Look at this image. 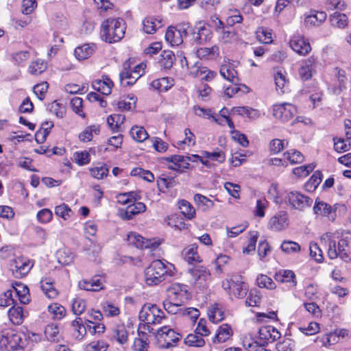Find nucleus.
<instances>
[{"label":"nucleus","instance_id":"obj_1","mask_svg":"<svg viewBox=\"0 0 351 351\" xmlns=\"http://www.w3.org/2000/svg\"><path fill=\"white\" fill-rule=\"evenodd\" d=\"M175 267L172 264L167 265L160 260H155L145 270V280L149 285H156L166 280L167 276L174 275Z\"/></svg>","mask_w":351,"mask_h":351},{"label":"nucleus","instance_id":"obj_2","mask_svg":"<svg viewBox=\"0 0 351 351\" xmlns=\"http://www.w3.org/2000/svg\"><path fill=\"white\" fill-rule=\"evenodd\" d=\"M125 24L123 19L109 18L104 20L100 28L102 40L113 43L120 41L125 35Z\"/></svg>","mask_w":351,"mask_h":351},{"label":"nucleus","instance_id":"obj_3","mask_svg":"<svg viewBox=\"0 0 351 351\" xmlns=\"http://www.w3.org/2000/svg\"><path fill=\"white\" fill-rule=\"evenodd\" d=\"M222 287L230 297L238 298H244L248 290L247 284L239 275L232 276L231 278L223 280Z\"/></svg>","mask_w":351,"mask_h":351},{"label":"nucleus","instance_id":"obj_4","mask_svg":"<svg viewBox=\"0 0 351 351\" xmlns=\"http://www.w3.org/2000/svg\"><path fill=\"white\" fill-rule=\"evenodd\" d=\"M155 337L160 348H169L176 346V343L182 338V336L169 326H165L157 330L155 333Z\"/></svg>","mask_w":351,"mask_h":351},{"label":"nucleus","instance_id":"obj_5","mask_svg":"<svg viewBox=\"0 0 351 351\" xmlns=\"http://www.w3.org/2000/svg\"><path fill=\"white\" fill-rule=\"evenodd\" d=\"M0 351H24L20 334L8 332L0 337Z\"/></svg>","mask_w":351,"mask_h":351},{"label":"nucleus","instance_id":"obj_6","mask_svg":"<svg viewBox=\"0 0 351 351\" xmlns=\"http://www.w3.org/2000/svg\"><path fill=\"white\" fill-rule=\"evenodd\" d=\"M285 202L295 210L300 211L309 208L313 204V199L298 191L289 192L285 197Z\"/></svg>","mask_w":351,"mask_h":351},{"label":"nucleus","instance_id":"obj_7","mask_svg":"<svg viewBox=\"0 0 351 351\" xmlns=\"http://www.w3.org/2000/svg\"><path fill=\"white\" fill-rule=\"evenodd\" d=\"M296 113L295 106L289 103L276 104L273 106V115L282 122L290 121Z\"/></svg>","mask_w":351,"mask_h":351},{"label":"nucleus","instance_id":"obj_8","mask_svg":"<svg viewBox=\"0 0 351 351\" xmlns=\"http://www.w3.org/2000/svg\"><path fill=\"white\" fill-rule=\"evenodd\" d=\"M168 298L175 302L184 304L189 298L187 286L179 283H173L167 289Z\"/></svg>","mask_w":351,"mask_h":351},{"label":"nucleus","instance_id":"obj_9","mask_svg":"<svg viewBox=\"0 0 351 351\" xmlns=\"http://www.w3.org/2000/svg\"><path fill=\"white\" fill-rule=\"evenodd\" d=\"M289 225V218L287 212L280 210L277 212L269 221L267 227L273 231H282L287 229Z\"/></svg>","mask_w":351,"mask_h":351},{"label":"nucleus","instance_id":"obj_10","mask_svg":"<svg viewBox=\"0 0 351 351\" xmlns=\"http://www.w3.org/2000/svg\"><path fill=\"white\" fill-rule=\"evenodd\" d=\"M117 203L120 205L125 206L128 204L127 207L118 208V216L123 220H130L132 218L131 199L132 192L118 194L116 197Z\"/></svg>","mask_w":351,"mask_h":351},{"label":"nucleus","instance_id":"obj_11","mask_svg":"<svg viewBox=\"0 0 351 351\" xmlns=\"http://www.w3.org/2000/svg\"><path fill=\"white\" fill-rule=\"evenodd\" d=\"M289 45L293 50L301 56L308 54L311 50L309 43L301 35H294L291 38Z\"/></svg>","mask_w":351,"mask_h":351},{"label":"nucleus","instance_id":"obj_12","mask_svg":"<svg viewBox=\"0 0 351 351\" xmlns=\"http://www.w3.org/2000/svg\"><path fill=\"white\" fill-rule=\"evenodd\" d=\"M259 338L263 342L262 346L272 343L280 337V332L274 326H264L259 329Z\"/></svg>","mask_w":351,"mask_h":351},{"label":"nucleus","instance_id":"obj_13","mask_svg":"<svg viewBox=\"0 0 351 351\" xmlns=\"http://www.w3.org/2000/svg\"><path fill=\"white\" fill-rule=\"evenodd\" d=\"M315 214L326 217L330 221H334L336 217V211L332 206L327 203L320 201L318 199L315 200L313 207Z\"/></svg>","mask_w":351,"mask_h":351},{"label":"nucleus","instance_id":"obj_14","mask_svg":"<svg viewBox=\"0 0 351 351\" xmlns=\"http://www.w3.org/2000/svg\"><path fill=\"white\" fill-rule=\"evenodd\" d=\"M195 283L202 285L210 278V273L206 267L202 265L195 266L189 269Z\"/></svg>","mask_w":351,"mask_h":351},{"label":"nucleus","instance_id":"obj_15","mask_svg":"<svg viewBox=\"0 0 351 351\" xmlns=\"http://www.w3.org/2000/svg\"><path fill=\"white\" fill-rule=\"evenodd\" d=\"M32 265L29 261L16 259L10 265V269L15 278H21L25 276L31 269Z\"/></svg>","mask_w":351,"mask_h":351},{"label":"nucleus","instance_id":"obj_16","mask_svg":"<svg viewBox=\"0 0 351 351\" xmlns=\"http://www.w3.org/2000/svg\"><path fill=\"white\" fill-rule=\"evenodd\" d=\"M327 17L326 12L322 11L311 10L305 16L304 23L306 26H319Z\"/></svg>","mask_w":351,"mask_h":351},{"label":"nucleus","instance_id":"obj_17","mask_svg":"<svg viewBox=\"0 0 351 351\" xmlns=\"http://www.w3.org/2000/svg\"><path fill=\"white\" fill-rule=\"evenodd\" d=\"M193 41L199 45L204 44L211 38V32L208 28L202 25H197L192 34Z\"/></svg>","mask_w":351,"mask_h":351},{"label":"nucleus","instance_id":"obj_18","mask_svg":"<svg viewBox=\"0 0 351 351\" xmlns=\"http://www.w3.org/2000/svg\"><path fill=\"white\" fill-rule=\"evenodd\" d=\"M315 62L314 57H310L302 63L298 73L303 81H306L312 77V71L315 67Z\"/></svg>","mask_w":351,"mask_h":351},{"label":"nucleus","instance_id":"obj_19","mask_svg":"<svg viewBox=\"0 0 351 351\" xmlns=\"http://www.w3.org/2000/svg\"><path fill=\"white\" fill-rule=\"evenodd\" d=\"M12 293L14 292L18 296L21 304H29L30 299L28 287L21 282H14L12 284Z\"/></svg>","mask_w":351,"mask_h":351},{"label":"nucleus","instance_id":"obj_20","mask_svg":"<svg viewBox=\"0 0 351 351\" xmlns=\"http://www.w3.org/2000/svg\"><path fill=\"white\" fill-rule=\"evenodd\" d=\"M132 78V62L130 58L125 60L123 65L122 69L119 73V82L122 86L126 87L130 86V79Z\"/></svg>","mask_w":351,"mask_h":351},{"label":"nucleus","instance_id":"obj_21","mask_svg":"<svg viewBox=\"0 0 351 351\" xmlns=\"http://www.w3.org/2000/svg\"><path fill=\"white\" fill-rule=\"evenodd\" d=\"M143 30L147 34H154L157 29L163 26L162 21L159 18L148 16L143 22Z\"/></svg>","mask_w":351,"mask_h":351},{"label":"nucleus","instance_id":"obj_22","mask_svg":"<svg viewBox=\"0 0 351 351\" xmlns=\"http://www.w3.org/2000/svg\"><path fill=\"white\" fill-rule=\"evenodd\" d=\"M173 159L175 161L174 165H169V169L178 172H183L189 169L191 157L181 155H173Z\"/></svg>","mask_w":351,"mask_h":351},{"label":"nucleus","instance_id":"obj_23","mask_svg":"<svg viewBox=\"0 0 351 351\" xmlns=\"http://www.w3.org/2000/svg\"><path fill=\"white\" fill-rule=\"evenodd\" d=\"M165 39L172 46H178L183 42L182 33L173 27H169L166 32Z\"/></svg>","mask_w":351,"mask_h":351},{"label":"nucleus","instance_id":"obj_24","mask_svg":"<svg viewBox=\"0 0 351 351\" xmlns=\"http://www.w3.org/2000/svg\"><path fill=\"white\" fill-rule=\"evenodd\" d=\"M184 260L189 264L200 263L202 261L197 254V246L195 244L184 248L182 252Z\"/></svg>","mask_w":351,"mask_h":351},{"label":"nucleus","instance_id":"obj_25","mask_svg":"<svg viewBox=\"0 0 351 351\" xmlns=\"http://www.w3.org/2000/svg\"><path fill=\"white\" fill-rule=\"evenodd\" d=\"M112 85V80L107 77L102 80H95L93 83V88L105 95H108L111 93Z\"/></svg>","mask_w":351,"mask_h":351},{"label":"nucleus","instance_id":"obj_26","mask_svg":"<svg viewBox=\"0 0 351 351\" xmlns=\"http://www.w3.org/2000/svg\"><path fill=\"white\" fill-rule=\"evenodd\" d=\"M220 75L233 84H237L239 82L237 71L230 64H223L220 69Z\"/></svg>","mask_w":351,"mask_h":351},{"label":"nucleus","instance_id":"obj_27","mask_svg":"<svg viewBox=\"0 0 351 351\" xmlns=\"http://www.w3.org/2000/svg\"><path fill=\"white\" fill-rule=\"evenodd\" d=\"M232 330L231 327L228 324H223L219 328L217 333L213 339V341L214 343L225 342L232 336Z\"/></svg>","mask_w":351,"mask_h":351},{"label":"nucleus","instance_id":"obj_28","mask_svg":"<svg viewBox=\"0 0 351 351\" xmlns=\"http://www.w3.org/2000/svg\"><path fill=\"white\" fill-rule=\"evenodd\" d=\"M94 44H85L75 49L74 54L78 60H85L89 58L95 50Z\"/></svg>","mask_w":351,"mask_h":351},{"label":"nucleus","instance_id":"obj_29","mask_svg":"<svg viewBox=\"0 0 351 351\" xmlns=\"http://www.w3.org/2000/svg\"><path fill=\"white\" fill-rule=\"evenodd\" d=\"M40 287L45 295L48 298L54 299L58 295V291L54 288L51 279L42 280L40 281Z\"/></svg>","mask_w":351,"mask_h":351},{"label":"nucleus","instance_id":"obj_30","mask_svg":"<svg viewBox=\"0 0 351 351\" xmlns=\"http://www.w3.org/2000/svg\"><path fill=\"white\" fill-rule=\"evenodd\" d=\"M178 207L181 213L187 219H192L195 216V210L193 206L186 200L181 199L178 202Z\"/></svg>","mask_w":351,"mask_h":351},{"label":"nucleus","instance_id":"obj_31","mask_svg":"<svg viewBox=\"0 0 351 351\" xmlns=\"http://www.w3.org/2000/svg\"><path fill=\"white\" fill-rule=\"evenodd\" d=\"M176 56L173 51L165 50L160 55L159 63L161 67L165 69H169L172 67Z\"/></svg>","mask_w":351,"mask_h":351},{"label":"nucleus","instance_id":"obj_32","mask_svg":"<svg viewBox=\"0 0 351 351\" xmlns=\"http://www.w3.org/2000/svg\"><path fill=\"white\" fill-rule=\"evenodd\" d=\"M275 279L280 282H291L293 287L297 285L295 275L291 270L280 271L276 274Z\"/></svg>","mask_w":351,"mask_h":351},{"label":"nucleus","instance_id":"obj_33","mask_svg":"<svg viewBox=\"0 0 351 351\" xmlns=\"http://www.w3.org/2000/svg\"><path fill=\"white\" fill-rule=\"evenodd\" d=\"M11 322L14 324H21L24 318L23 308L20 306H13L8 311Z\"/></svg>","mask_w":351,"mask_h":351},{"label":"nucleus","instance_id":"obj_34","mask_svg":"<svg viewBox=\"0 0 351 351\" xmlns=\"http://www.w3.org/2000/svg\"><path fill=\"white\" fill-rule=\"evenodd\" d=\"M330 22L335 27L343 28L348 24V17L345 14L336 12L330 16Z\"/></svg>","mask_w":351,"mask_h":351},{"label":"nucleus","instance_id":"obj_35","mask_svg":"<svg viewBox=\"0 0 351 351\" xmlns=\"http://www.w3.org/2000/svg\"><path fill=\"white\" fill-rule=\"evenodd\" d=\"M56 256L59 263L69 265L73 262L74 255L69 249L62 248L57 251Z\"/></svg>","mask_w":351,"mask_h":351},{"label":"nucleus","instance_id":"obj_36","mask_svg":"<svg viewBox=\"0 0 351 351\" xmlns=\"http://www.w3.org/2000/svg\"><path fill=\"white\" fill-rule=\"evenodd\" d=\"M274 81L276 86V89H279L282 93H284V88L288 85L289 81L286 75L281 69H277L274 73Z\"/></svg>","mask_w":351,"mask_h":351},{"label":"nucleus","instance_id":"obj_37","mask_svg":"<svg viewBox=\"0 0 351 351\" xmlns=\"http://www.w3.org/2000/svg\"><path fill=\"white\" fill-rule=\"evenodd\" d=\"M184 343L189 346L202 347L205 344L203 337L195 332L194 334H189L184 339Z\"/></svg>","mask_w":351,"mask_h":351},{"label":"nucleus","instance_id":"obj_38","mask_svg":"<svg viewBox=\"0 0 351 351\" xmlns=\"http://www.w3.org/2000/svg\"><path fill=\"white\" fill-rule=\"evenodd\" d=\"M47 69V63L42 60H36L29 66V73L35 75L43 73Z\"/></svg>","mask_w":351,"mask_h":351},{"label":"nucleus","instance_id":"obj_39","mask_svg":"<svg viewBox=\"0 0 351 351\" xmlns=\"http://www.w3.org/2000/svg\"><path fill=\"white\" fill-rule=\"evenodd\" d=\"M124 117L122 114H111L107 118V123L112 132L118 131Z\"/></svg>","mask_w":351,"mask_h":351},{"label":"nucleus","instance_id":"obj_40","mask_svg":"<svg viewBox=\"0 0 351 351\" xmlns=\"http://www.w3.org/2000/svg\"><path fill=\"white\" fill-rule=\"evenodd\" d=\"M45 335L47 339L50 341H58L59 337V328L53 323L47 325L45 329Z\"/></svg>","mask_w":351,"mask_h":351},{"label":"nucleus","instance_id":"obj_41","mask_svg":"<svg viewBox=\"0 0 351 351\" xmlns=\"http://www.w3.org/2000/svg\"><path fill=\"white\" fill-rule=\"evenodd\" d=\"M280 248L288 254L298 253L301 250L299 243L292 241H284L281 244Z\"/></svg>","mask_w":351,"mask_h":351},{"label":"nucleus","instance_id":"obj_42","mask_svg":"<svg viewBox=\"0 0 351 351\" xmlns=\"http://www.w3.org/2000/svg\"><path fill=\"white\" fill-rule=\"evenodd\" d=\"M284 156L291 164L301 163L304 159L302 154L296 149H291L285 152Z\"/></svg>","mask_w":351,"mask_h":351},{"label":"nucleus","instance_id":"obj_43","mask_svg":"<svg viewBox=\"0 0 351 351\" xmlns=\"http://www.w3.org/2000/svg\"><path fill=\"white\" fill-rule=\"evenodd\" d=\"M256 282L258 286L261 288H266L271 290L276 288L275 282L271 278L266 275L261 274L258 276Z\"/></svg>","mask_w":351,"mask_h":351},{"label":"nucleus","instance_id":"obj_44","mask_svg":"<svg viewBox=\"0 0 351 351\" xmlns=\"http://www.w3.org/2000/svg\"><path fill=\"white\" fill-rule=\"evenodd\" d=\"M133 245L137 248H150L154 245V243L151 240L145 239L139 234L133 233Z\"/></svg>","mask_w":351,"mask_h":351},{"label":"nucleus","instance_id":"obj_45","mask_svg":"<svg viewBox=\"0 0 351 351\" xmlns=\"http://www.w3.org/2000/svg\"><path fill=\"white\" fill-rule=\"evenodd\" d=\"M91 175L97 179H103L109 173V168L106 164L100 165L90 169Z\"/></svg>","mask_w":351,"mask_h":351},{"label":"nucleus","instance_id":"obj_46","mask_svg":"<svg viewBox=\"0 0 351 351\" xmlns=\"http://www.w3.org/2000/svg\"><path fill=\"white\" fill-rule=\"evenodd\" d=\"M183 304H179L178 302H175L172 300L168 299L165 300L163 302V306L165 309L171 314H180L182 308L180 306Z\"/></svg>","mask_w":351,"mask_h":351},{"label":"nucleus","instance_id":"obj_47","mask_svg":"<svg viewBox=\"0 0 351 351\" xmlns=\"http://www.w3.org/2000/svg\"><path fill=\"white\" fill-rule=\"evenodd\" d=\"M209 319L212 322H219L224 319L223 312L219 308L217 304L212 306L208 313Z\"/></svg>","mask_w":351,"mask_h":351},{"label":"nucleus","instance_id":"obj_48","mask_svg":"<svg viewBox=\"0 0 351 351\" xmlns=\"http://www.w3.org/2000/svg\"><path fill=\"white\" fill-rule=\"evenodd\" d=\"M151 86L156 90L167 91L169 88H171L172 84L169 82L168 77H162L152 81Z\"/></svg>","mask_w":351,"mask_h":351},{"label":"nucleus","instance_id":"obj_49","mask_svg":"<svg viewBox=\"0 0 351 351\" xmlns=\"http://www.w3.org/2000/svg\"><path fill=\"white\" fill-rule=\"evenodd\" d=\"M48 311L52 313L57 319H61L66 315L65 308L60 304L53 303L48 306Z\"/></svg>","mask_w":351,"mask_h":351},{"label":"nucleus","instance_id":"obj_50","mask_svg":"<svg viewBox=\"0 0 351 351\" xmlns=\"http://www.w3.org/2000/svg\"><path fill=\"white\" fill-rule=\"evenodd\" d=\"M261 296L260 292L256 289L250 290L245 300L246 305L249 306H256L261 303Z\"/></svg>","mask_w":351,"mask_h":351},{"label":"nucleus","instance_id":"obj_51","mask_svg":"<svg viewBox=\"0 0 351 351\" xmlns=\"http://www.w3.org/2000/svg\"><path fill=\"white\" fill-rule=\"evenodd\" d=\"M133 176L139 177L149 182H152L154 180V176L150 171L139 167L133 168Z\"/></svg>","mask_w":351,"mask_h":351},{"label":"nucleus","instance_id":"obj_52","mask_svg":"<svg viewBox=\"0 0 351 351\" xmlns=\"http://www.w3.org/2000/svg\"><path fill=\"white\" fill-rule=\"evenodd\" d=\"M148 345V337H145V335H141V336H138L134 339L133 349L138 351H144L147 349Z\"/></svg>","mask_w":351,"mask_h":351},{"label":"nucleus","instance_id":"obj_53","mask_svg":"<svg viewBox=\"0 0 351 351\" xmlns=\"http://www.w3.org/2000/svg\"><path fill=\"white\" fill-rule=\"evenodd\" d=\"M75 162L80 166L87 165L90 162V154L88 152H76L73 154Z\"/></svg>","mask_w":351,"mask_h":351},{"label":"nucleus","instance_id":"obj_54","mask_svg":"<svg viewBox=\"0 0 351 351\" xmlns=\"http://www.w3.org/2000/svg\"><path fill=\"white\" fill-rule=\"evenodd\" d=\"M295 342L291 339L287 338L278 342L276 348L278 351H293Z\"/></svg>","mask_w":351,"mask_h":351},{"label":"nucleus","instance_id":"obj_55","mask_svg":"<svg viewBox=\"0 0 351 351\" xmlns=\"http://www.w3.org/2000/svg\"><path fill=\"white\" fill-rule=\"evenodd\" d=\"M309 251L311 256L317 262H322L324 259L322 251L316 243H310Z\"/></svg>","mask_w":351,"mask_h":351},{"label":"nucleus","instance_id":"obj_56","mask_svg":"<svg viewBox=\"0 0 351 351\" xmlns=\"http://www.w3.org/2000/svg\"><path fill=\"white\" fill-rule=\"evenodd\" d=\"M152 317L151 324H158L162 322V320L165 318L164 312L158 307L156 304L152 305Z\"/></svg>","mask_w":351,"mask_h":351},{"label":"nucleus","instance_id":"obj_57","mask_svg":"<svg viewBox=\"0 0 351 351\" xmlns=\"http://www.w3.org/2000/svg\"><path fill=\"white\" fill-rule=\"evenodd\" d=\"M113 337L121 344L128 341V332L123 326H119L114 331Z\"/></svg>","mask_w":351,"mask_h":351},{"label":"nucleus","instance_id":"obj_58","mask_svg":"<svg viewBox=\"0 0 351 351\" xmlns=\"http://www.w3.org/2000/svg\"><path fill=\"white\" fill-rule=\"evenodd\" d=\"M152 317V305H144L139 312V320L151 324Z\"/></svg>","mask_w":351,"mask_h":351},{"label":"nucleus","instance_id":"obj_59","mask_svg":"<svg viewBox=\"0 0 351 351\" xmlns=\"http://www.w3.org/2000/svg\"><path fill=\"white\" fill-rule=\"evenodd\" d=\"M71 209L65 204L57 206L55 208V214L65 220L71 217Z\"/></svg>","mask_w":351,"mask_h":351},{"label":"nucleus","instance_id":"obj_60","mask_svg":"<svg viewBox=\"0 0 351 351\" xmlns=\"http://www.w3.org/2000/svg\"><path fill=\"white\" fill-rule=\"evenodd\" d=\"M108 347V343L104 341H92L86 346V351H106Z\"/></svg>","mask_w":351,"mask_h":351},{"label":"nucleus","instance_id":"obj_61","mask_svg":"<svg viewBox=\"0 0 351 351\" xmlns=\"http://www.w3.org/2000/svg\"><path fill=\"white\" fill-rule=\"evenodd\" d=\"M102 309L104 315L107 317H113L118 315L120 313L118 307L108 302H105L102 304Z\"/></svg>","mask_w":351,"mask_h":351},{"label":"nucleus","instance_id":"obj_62","mask_svg":"<svg viewBox=\"0 0 351 351\" xmlns=\"http://www.w3.org/2000/svg\"><path fill=\"white\" fill-rule=\"evenodd\" d=\"M134 131H135V136L133 135V139L138 143L145 141L149 137L148 133L143 127L133 125V132Z\"/></svg>","mask_w":351,"mask_h":351},{"label":"nucleus","instance_id":"obj_63","mask_svg":"<svg viewBox=\"0 0 351 351\" xmlns=\"http://www.w3.org/2000/svg\"><path fill=\"white\" fill-rule=\"evenodd\" d=\"M86 308V302L81 298H75L72 303V311L76 315L83 313Z\"/></svg>","mask_w":351,"mask_h":351},{"label":"nucleus","instance_id":"obj_64","mask_svg":"<svg viewBox=\"0 0 351 351\" xmlns=\"http://www.w3.org/2000/svg\"><path fill=\"white\" fill-rule=\"evenodd\" d=\"M36 217L39 222L42 223H47L51 221L53 213L49 209L43 208L38 211Z\"/></svg>","mask_w":351,"mask_h":351}]
</instances>
